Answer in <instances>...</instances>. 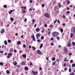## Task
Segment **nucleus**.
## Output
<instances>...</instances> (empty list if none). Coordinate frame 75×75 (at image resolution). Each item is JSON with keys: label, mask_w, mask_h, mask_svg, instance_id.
I'll return each mask as SVG.
<instances>
[{"label": "nucleus", "mask_w": 75, "mask_h": 75, "mask_svg": "<svg viewBox=\"0 0 75 75\" xmlns=\"http://www.w3.org/2000/svg\"><path fill=\"white\" fill-rule=\"evenodd\" d=\"M72 54V53H70L69 54V56H71V55Z\"/></svg>", "instance_id": "nucleus-45"}, {"label": "nucleus", "mask_w": 75, "mask_h": 75, "mask_svg": "<svg viewBox=\"0 0 75 75\" xmlns=\"http://www.w3.org/2000/svg\"><path fill=\"white\" fill-rule=\"evenodd\" d=\"M0 65H3V63L2 62H0Z\"/></svg>", "instance_id": "nucleus-36"}, {"label": "nucleus", "mask_w": 75, "mask_h": 75, "mask_svg": "<svg viewBox=\"0 0 75 75\" xmlns=\"http://www.w3.org/2000/svg\"><path fill=\"white\" fill-rule=\"evenodd\" d=\"M67 2H68V3H67V4H69L70 3V1H67Z\"/></svg>", "instance_id": "nucleus-38"}, {"label": "nucleus", "mask_w": 75, "mask_h": 75, "mask_svg": "<svg viewBox=\"0 0 75 75\" xmlns=\"http://www.w3.org/2000/svg\"><path fill=\"white\" fill-rule=\"evenodd\" d=\"M10 20L11 21H13L14 19H13V18H10Z\"/></svg>", "instance_id": "nucleus-27"}, {"label": "nucleus", "mask_w": 75, "mask_h": 75, "mask_svg": "<svg viewBox=\"0 0 75 75\" xmlns=\"http://www.w3.org/2000/svg\"><path fill=\"white\" fill-rule=\"evenodd\" d=\"M69 71L70 72H71V68H70L69 69Z\"/></svg>", "instance_id": "nucleus-48"}, {"label": "nucleus", "mask_w": 75, "mask_h": 75, "mask_svg": "<svg viewBox=\"0 0 75 75\" xmlns=\"http://www.w3.org/2000/svg\"><path fill=\"white\" fill-rule=\"evenodd\" d=\"M8 55L9 56H11V55H12V53H9L8 54Z\"/></svg>", "instance_id": "nucleus-28"}, {"label": "nucleus", "mask_w": 75, "mask_h": 75, "mask_svg": "<svg viewBox=\"0 0 75 75\" xmlns=\"http://www.w3.org/2000/svg\"><path fill=\"white\" fill-rule=\"evenodd\" d=\"M64 71H67V68H65L64 69Z\"/></svg>", "instance_id": "nucleus-57"}, {"label": "nucleus", "mask_w": 75, "mask_h": 75, "mask_svg": "<svg viewBox=\"0 0 75 75\" xmlns=\"http://www.w3.org/2000/svg\"><path fill=\"white\" fill-rule=\"evenodd\" d=\"M37 52L38 53V54H41L42 53L41 51H40V50H38L37 51Z\"/></svg>", "instance_id": "nucleus-11"}, {"label": "nucleus", "mask_w": 75, "mask_h": 75, "mask_svg": "<svg viewBox=\"0 0 75 75\" xmlns=\"http://www.w3.org/2000/svg\"><path fill=\"white\" fill-rule=\"evenodd\" d=\"M22 56L23 57H24V58H26V57H27V55H26V54H23Z\"/></svg>", "instance_id": "nucleus-10"}, {"label": "nucleus", "mask_w": 75, "mask_h": 75, "mask_svg": "<svg viewBox=\"0 0 75 75\" xmlns=\"http://www.w3.org/2000/svg\"><path fill=\"white\" fill-rule=\"evenodd\" d=\"M33 65V63H30V65Z\"/></svg>", "instance_id": "nucleus-59"}, {"label": "nucleus", "mask_w": 75, "mask_h": 75, "mask_svg": "<svg viewBox=\"0 0 75 75\" xmlns=\"http://www.w3.org/2000/svg\"><path fill=\"white\" fill-rule=\"evenodd\" d=\"M39 69H40V70H42V67H40L39 68Z\"/></svg>", "instance_id": "nucleus-55"}, {"label": "nucleus", "mask_w": 75, "mask_h": 75, "mask_svg": "<svg viewBox=\"0 0 75 75\" xmlns=\"http://www.w3.org/2000/svg\"><path fill=\"white\" fill-rule=\"evenodd\" d=\"M21 64L22 65H25V63L24 62H21Z\"/></svg>", "instance_id": "nucleus-14"}, {"label": "nucleus", "mask_w": 75, "mask_h": 75, "mask_svg": "<svg viewBox=\"0 0 75 75\" xmlns=\"http://www.w3.org/2000/svg\"><path fill=\"white\" fill-rule=\"evenodd\" d=\"M6 73L7 74H10V71H9V70H7L6 71Z\"/></svg>", "instance_id": "nucleus-23"}, {"label": "nucleus", "mask_w": 75, "mask_h": 75, "mask_svg": "<svg viewBox=\"0 0 75 75\" xmlns=\"http://www.w3.org/2000/svg\"><path fill=\"white\" fill-rule=\"evenodd\" d=\"M63 29H62V28H61L60 29V32H61V33H63Z\"/></svg>", "instance_id": "nucleus-20"}, {"label": "nucleus", "mask_w": 75, "mask_h": 75, "mask_svg": "<svg viewBox=\"0 0 75 75\" xmlns=\"http://www.w3.org/2000/svg\"><path fill=\"white\" fill-rule=\"evenodd\" d=\"M57 4H58V6L59 7V8H61V3H58Z\"/></svg>", "instance_id": "nucleus-12"}, {"label": "nucleus", "mask_w": 75, "mask_h": 75, "mask_svg": "<svg viewBox=\"0 0 75 75\" xmlns=\"http://www.w3.org/2000/svg\"><path fill=\"white\" fill-rule=\"evenodd\" d=\"M4 43L5 45H7V41L6 40H5L4 41Z\"/></svg>", "instance_id": "nucleus-17"}, {"label": "nucleus", "mask_w": 75, "mask_h": 75, "mask_svg": "<svg viewBox=\"0 0 75 75\" xmlns=\"http://www.w3.org/2000/svg\"><path fill=\"white\" fill-rule=\"evenodd\" d=\"M73 37V33H71L70 38H72Z\"/></svg>", "instance_id": "nucleus-25"}, {"label": "nucleus", "mask_w": 75, "mask_h": 75, "mask_svg": "<svg viewBox=\"0 0 75 75\" xmlns=\"http://www.w3.org/2000/svg\"><path fill=\"white\" fill-rule=\"evenodd\" d=\"M48 35H50L51 34V31H49L48 32Z\"/></svg>", "instance_id": "nucleus-31"}, {"label": "nucleus", "mask_w": 75, "mask_h": 75, "mask_svg": "<svg viewBox=\"0 0 75 75\" xmlns=\"http://www.w3.org/2000/svg\"><path fill=\"white\" fill-rule=\"evenodd\" d=\"M40 40H39V39H38L37 40V42H40Z\"/></svg>", "instance_id": "nucleus-60"}, {"label": "nucleus", "mask_w": 75, "mask_h": 75, "mask_svg": "<svg viewBox=\"0 0 75 75\" xmlns=\"http://www.w3.org/2000/svg\"><path fill=\"white\" fill-rule=\"evenodd\" d=\"M67 58H65V59H64V61H68V60H66Z\"/></svg>", "instance_id": "nucleus-41"}, {"label": "nucleus", "mask_w": 75, "mask_h": 75, "mask_svg": "<svg viewBox=\"0 0 75 75\" xmlns=\"http://www.w3.org/2000/svg\"><path fill=\"white\" fill-rule=\"evenodd\" d=\"M62 17H63V18H65V15H63Z\"/></svg>", "instance_id": "nucleus-46"}, {"label": "nucleus", "mask_w": 75, "mask_h": 75, "mask_svg": "<svg viewBox=\"0 0 75 75\" xmlns=\"http://www.w3.org/2000/svg\"><path fill=\"white\" fill-rule=\"evenodd\" d=\"M69 13H70V12L69 11H68L67 12V14H69Z\"/></svg>", "instance_id": "nucleus-49"}, {"label": "nucleus", "mask_w": 75, "mask_h": 75, "mask_svg": "<svg viewBox=\"0 0 75 75\" xmlns=\"http://www.w3.org/2000/svg\"><path fill=\"white\" fill-rule=\"evenodd\" d=\"M32 72L33 73V74L34 75H37L38 74V72L35 71L34 72L33 71H32Z\"/></svg>", "instance_id": "nucleus-2"}, {"label": "nucleus", "mask_w": 75, "mask_h": 75, "mask_svg": "<svg viewBox=\"0 0 75 75\" xmlns=\"http://www.w3.org/2000/svg\"><path fill=\"white\" fill-rule=\"evenodd\" d=\"M30 3H32V2H33V1L32 0H30Z\"/></svg>", "instance_id": "nucleus-61"}, {"label": "nucleus", "mask_w": 75, "mask_h": 75, "mask_svg": "<svg viewBox=\"0 0 75 75\" xmlns=\"http://www.w3.org/2000/svg\"><path fill=\"white\" fill-rule=\"evenodd\" d=\"M56 36L59 35V33L58 32H56Z\"/></svg>", "instance_id": "nucleus-35"}, {"label": "nucleus", "mask_w": 75, "mask_h": 75, "mask_svg": "<svg viewBox=\"0 0 75 75\" xmlns=\"http://www.w3.org/2000/svg\"><path fill=\"white\" fill-rule=\"evenodd\" d=\"M15 35H16V36H18V33H16Z\"/></svg>", "instance_id": "nucleus-58"}, {"label": "nucleus", "mask_w": 75, "mask_h": 75, "mask_svg": "<svg viewBox=\"0 0 75 75\" xmlns=\"http://www.w3.org/2000/svg\"><path fill=\"white\" fill-rule=\"evenodd\" d=\"M70 62L71 63H72V62H73V60H71L70 61Z\"/></svg>", "instance_id": "nucleus-50"}, {"label": "nucleus", "mask_w": 75, "mask_h": 75, "mask_svg": "<svg viewBox=\"0 0 75 75\" xmlns=\"http://www.w3.org/2000/svg\"><path fill=\"white\" fill-rule=\"evenodd\" d=\"M58 21H57V23H60V22L59 21V20H58Z\"/></svg>", "instance_id": "nucleus-56"}, {"label": "nucleus", "mask_w": 75, "mask_h": 75, "mask_svg": "<svg viewBox=\"0 0 75 75\" xmlns=\"http://www.w3.org/2000/svg\"><path fill=\"white\" fill-rule=\"evenodd\" d=\"M23 9H24V10H26L27 9V7H26V6H23Z\"/></svg>", "instance_id": "nucleus-24"}, {"label": "nucleus", "mask_w": 75, "mask_h": 75, "mask_svg": "<svg viewBox=\"0 0 75 75\" xmlns=\"http://www.w3.org/2000/svg\"><path fill=\"white\" fill-rule=\"evenodd\" d=\"M13 64L14 65H16L17 64V63L16 62L14 61L13 62Z\"/></svg>", "instance_id": "nucleus-9"}, {"label": "nucleus", "mask_w": 75, "mask_h": 75, "mask_svg": "<svg viewBox=\"0 0 75 75\" xmlns=\"http://www.w3.org/2000/svg\"><path fill=\"white\" fill-rule=\"evenodd\" d=\"M45 6V4H43L42 5V7H44V6Z\"/></svg>", "instance_id": "nucleus-43"}, {"label": "nucleus", "mask_w": 75, "mask_h": 75, "mask_svg": "<svg viewBox=\"0 0 75 75\" xmlns=\"http://www.w3.org/2000/svg\"><path fill=\"white\" fill-rule=\"evenodd\" d=\"M8 42H9V43H10V42H11V40H10L9 39L8 40Z\"/></svg>", "instance_id": "nucleus-33"}, {"label": "nucleus", "mask_w": 75, "mask_h": 75, "mask_svg": "<svg viewBox=\"0 0 75 75\" xmlns=\"http://www.w3.org/2000/svg\"><path fill=\"white\" fill-rule=\"evenodd\" d=\"M32 48L33 50V51H35V47L34 46H32Z\"/></svg>", "instance_id": "nucleus-16"}, {"label": "nucleus", "mask_w": 75, "mask_h": 75, "mask_svg": "<svg viewBox=\"0 0 75 75\" xmlns=\"http://www.w3.org/2000/svg\"><path fill=\"white\" fill-rule=\"evenodd\" d=\"M26 47V45L25 44H24L23 45V48H25Z\"/></svg>", "instance_id": "nucleus-39"}, {"label": "nucleus", "mask_w": 75, "mask_h": 75, "mask_svg": "<svg viewBox=\"0 0 75 75\" xmlns=\"http://www.w3.org/2000/svg\"><path fill=\"white\" fill-rule=\"evenodd\" d=\"M27 21V18H25V20H24V21Z\"/></svg>", "instance_id": "nucleus-62"}, {"label": "nucleus", "mask_w": 75, "mask_h": 75, "mask_svg": "<svg viewBox=\"0 0 75 75\" xmlns=\"http://www.w3.org/2000/svg\"><path fill=\"white\" fill-rule=\"evenodd\" d=\"M44 36H42L41 37V40H43V39H44Z\"/></svg>", "instance_id": "nucleus-42"}, {"label": "nucleus", "mask_w": 75, "mask_h": 75, "mask_svg": "<svg viewBox=\"0 0 75 75\" xmlns=\"http://www.w3.org/2000/svg\"><path fill=\"white\" fill-rule=\"evenodd\" d=\"M42 46H43V44H41L40 46V48H41L42 47Z\"/></svg>", "instance_id": "nucleus-22"}, {"label": "nucleus", "mask_w": 75, "mask_h": 75, "mask_svg": "<svg viewBox=\"0 0 75 75\" xmlns=\"http://www.w3.org/2000/svg\"><path fill=\"white\" fill-rule=\"evenodd\" d=\"M57 20H55V21H54V23H56V22H57Z\"/></svg>", "instance_id": "nucleus-54"}, {"label": "nucleus", "mask_w": 75, "mask_h": 75, "mask_svg": "<svg viewBox=\"0 0 75 75\" xmlns=\"http://www.w3.org/2000/svg\"><path fill=\"white\" fill-rule=\"evenodd\" d=\"M32 38L33 39V41H35V37H34V35H33V36L32 37Z\"/></svg>", "instance_id": "nucleus-15"}, {"label": "nucleus", "mask_w": 75, "mask_h": 75, "mask_svg": "<svg viewBox=\"0 0 75 75\" xmlns=\"http://www.w3.org/2000/svg\"><path fill=\"white\" fill-rule=\"evenodd\" d=\"M52 64L53 65H55V62H53L52 63Z\"/></svg>", "instance_id": "nucleus-53"}, {"label": "nucleus", "mask_w": 75, "mask_h": 75, "mask_svg": "<svg viewBox=\"0 0 75 75\" xmlns=\"http://www.w3.org/2000/svg\"><path fill=\"white\" fill-rule=\"evenodd\" d=\"M73 32L75 33V27L73 28Z\"/></svg>", "instance_id": "nucleus-37"}, {"label": "nucleus", "mask_w": 75, "mask_h": 75, "mask_svg": "<svg viewBox=\"0 0 75 75\" xmlns=\"http://www.w3.org/2000/svg\"><path fill=\"white\" fill-rule=\"evenodd\" d=\"M75 67V64H72V67L74 68Z\"/></svg>", "instance_id": "nucleus-18"}, {"label": "nucleus", "mask_w": 75, "mask_h": 75, "mask_svg": "<svg viewBox=\"0 0 75 75\" xmlns=\"http://www.w3.org/2000/svg\"><path fill=\"white\" fill-rule=\"evenodd\" d=\"M29 48H31V46H29Z\"/></svg>", "instance_id": "nucleus-63"}, {"label": "nucleus", "mask_w": 75, "mask_h": 75, "mask_svg": "<svg viewBox=\"0 0 75 75\" xmlns=\"http://www.w3.org/2000/svg\"><path fill=\"white\" fill-rule=\"evenodd\" d=\"M21 44V43L20 41H18L17 43V45H19V44Z\"/></svg>", "instance_id": "nucleus-13"}, {"label": "nucleus", "mask_w": 75, "mask_h": 75, "mask_svg": "<svg viewBox=\"0 0 75 75\" xmlns=\"http://www.w3.org/2000/svg\"><path fill=\"white\" fill-rule=\"evenodd\" d=\"M12 12H13V10H11L9 11V13L10 14H11L12 13Z\"/></svg>", "instance_id": "nucleus-19"}, {"label": "nucleus", "mask_w": 75, "mask_h": 75, "mask_svg": "<svg viewBox=\"0 0 75 75\" xmlns=\"http://www.w3.org/2000/svg\"><path fill=\"white\" fill-rule=\"evenodd\" d=\"M4 29H2L1 30V34H3V33H4Z\"/></svg>", "instance_id": "nucleus-6"}, {"label": "nucleus", "mask_w": 75, "mask_h": 75, "mask_svg": "<svg viewBox=\"0 0 75 75\" xmlns=\"http://www.w3.org/2000/svg\"><path fill=\"white\" fill-rule=\"evenodd\" d=\"M52 61H55V57H53L52 59Z\"/></svg>", "instance_id": "nucleus-26"}, {"label": "nucleus", "mask_w": 75, "mask_h": 75, "mask_svg": "<svg viewBox=\"0 0 75 75\" xmlns=\"http://www.w3.org/2000/svg\"><path fill=\"white\" fill-rule=\"evenodd\" d=\"M56 38L57 39V40H59V37L58 36H57Z\"/></svg>", "instance_id": "nucleus-34"}, {"label": "nucleus", "mask_w": 75, "mask_h": 75, "mask_svg": "<svg viewBox=\"0 0 75 75\" xmlns=\"http://www.w3.org/2000/svg\"><path fill=\"white\" fill-rule=\"evenodd\" d=\"M45 27H47V24H45Z\"/></svg>", "instance_id": "nucleus-44"}, {"label": "nucleus", "mask_w": 75, "mask_h": 75, "mask_svg": "<svg viewBox=\"0 0 75 75\" xmlns=\"http://www.w3.org/2000/svg\"><path fill=\"white\" fill-rule=\"evenodd\" d=\"M70 75H74V73L73 72H72L70 74Z\"/></svg>", "instance_id": "nucleus-47"}, {"label": "nucleus", "mask_w": 75, "mask_h": 75, "mask_svg": "<svg viewBox=\"0 0 75 75\" xmlns=\"http://www.w3.org/2000/svg\"><path fill=\"white\" fill-rule=\"evenodd\" d=\"M25 70H28V68L27 67H25Z\"/></svg>", "instance_id": "nucleus-21"}, {"label": "nucleus", "mask_w": 75, "mask_h": 75, "mask_svg": "<svg viewBox=\"0 0 75 75\" xmlns=\"http://www.w3.org/2000/svg\"><path fill=\"white\" fill-rule=\"evenodd\" d=\"M7 7V5H4V8H6Z\"/></svg>", "instance_id": "nucleus-30"}, {"label": "nucleus", "mask_w": 75, "mask_h": 75, "mask_svg": "<svg viewBox=\"0 0 75 75\" xmlns=\"http://www.w3.org/2000/svg\"><path fill=\"white\" fill-rule=\"evenodd\" d=\"M40 31V29L39 28H37L36 29V31L37 32H39Z\"/></svg>", "instance_id": "nucleus-7"}, {"label": "nucleus", "mask_w": 75, "mask_h": 75, "mask_svg": "<svg viewBox=\"0 0 75 75\" xmlns=\"http://www.w3.org/2000/svg\"><path fill=\"white\" fill-rule=\"evenodd\" d=\"M22 14H24V13H25L26 12V10L23 9H22Z\"/></svg>", "instance_id": "nucleus-8"}, {"label": "nucleus", "mask_w": 75, "mask_h": 75, "mask_svg": "<svg viewBox=\"0 0 75 75\" xmlns=\"http://www.w3.org/2000/svg\"><path fill=\"white\" fill-rule=\"evenodd\" d=\"M54 40V39L52 38H51L50 39L51 40Z\"/></svg>", "instance_id": "nucleus-64"}, {"label": "nucleus", "mask_w": 75, "mask_h": 75, "mask_svg": "<svg viewBox=\"0 0 75 75\" xmlns=\"http://www.w3.org/2000/svg\"><path fill=\"white\" fill-rule=\"evenodd\" d=\"M52 35L53 37H56L57 36L56 34V32H54L52 33Z\"/></svg>", "instance_id": "nucleus-1"}, {"label": "nucleus", "mask_w": 75, "mask_h": 75, "mask_svg": "<svg viewBox=\"0 0 75 75\" xmlns=\"http://www.w3.org/2000/svg\"><path fill=\"white\" fill-rule=\"evenodd\" d=\"M67 45L68 47H70V45H71V43H69Z\"/></svg>", "instance_id": "nucleus-29"}, {"label": "nucleus", "mask_w": 75, "mask_h": 75, "mask_svg": "<svg viewBox=\"0 0 75 75\" xmlns=\"http://www.w3.org/2000/svg\"><path fill=\"white\" fill-rule=\"evenodd\" d=\"M40 37V35L39 33L36 34V38L37 39H38L39 38V37Z\"/></svg>", "instance_id": "nucleus-5"}, {"label": "nucleus", "mask_w": 75, "mask_h": 75, "mask_svg": "<svg viewBox=\"0 0 75 75\" xmlns=\"http://www.w3.org/2000/svg\"><path fill=\"white\" fill-rule=\"evenodd\" d=\"M33 8V7H32V8H31L29 10V11H32V9Z\"/></svg>", "instance_id": "nucleus-40"}, {"label": "nucleus", "mask_w": 75, "mask_h": 75, "mask_svg": "<svg viewBox=\"0 0 75 75\" xmlns=\"http://www.w3.org/2000/svg\"><path fill=\"white\" fill-rule=\"evenodd\" d=\"M64 51L65 53H67V52H68V49H67V48H65L64 49Z\"/></svg>", "instance_id": "nucleus-4"}, {"label": "nucleus", "mask_w": 75, "mask_h": 75, "mask_svg": "<svg viewBox=\"0 0 75 75\" xmlns=\"http://www.w3.org/2000/svg\"><path fill=\"white\" fill-rule=\"evenodd\" d=\"M72 44H73V45H74H74H75V42H72Z\"/></svg>", "instance_id": "nucleus-32"}, {"label": "nucleus", "mask_w": 75, "mask_h": 75, "mask_svg": "<svg viewBox=\"0 0 75 75\" xmlns=\"http://www.w3.org/2000/svg\"><path fill=\"white\" fill-rule=\"evenodd\" d=\"M35 21V19H33L32 20V21H33V23H34V21Z\"/></svg>", "instance_id": "nucleus-51"}, {"label": "nucleus", "mask_w": 75, "mask_h": 75, "mask_svg": "<svg viewBox=\"0 0 75 75\" xmlns=\"http://www.w3.org/2000/svg\"><path fill=\"white\" fill-rule=\"evenodd\" d=\"M44 16L45 17H46L47 18H49V17H50V16H49V14H48V13H45L44 15Z\"/></svg>", "instance_id": "nucleus-3"}, {"label": "nucleus", "mask_w": 75, "mask_h": 75, "mask_svg": "<svg viewBox=\"0 0 75 75\" xmlns=\"http://www.w3.org/2000/svg\"><path fill=\"white\" fill-rule=\"evenodd\" d=\"M50 45H54V43H51Z\"/></svg>", "instance_id": "nucleus-52"}]
</instances>
